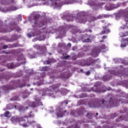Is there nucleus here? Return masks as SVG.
<instances>
[{
    "label": "nucleus",
    "mask_w": 128,
    "mask_h": 128,
    "mask_svg": "<svg viewBox=\"0 0 128 128\" xmlns=\"http://www.w3.org/2000/svg\"><path fill=\"white\" fill-rule=\"evenodd\" d=\"M106 38V36H104L102 37V38H103V40H104V39Z\"/></svg>",
    "instance_id": "obj_51"
},
{
    "label": "nucleus",
    "mask_w": 128,
    "mask_h": 128,
    "mask_svg": "<svg viewBox=\"0 0 128 128\" xmlns=\"http://www.w3.org/2000/svg\"><path fill=\"white\" fill-rule=\"evenodd\" d=\"M29 104L31 108H36V106H37L36 103L34 102H30Z\"/></svg>",
    "instance_id": "obj_19"
},
{
    "label": "nucleus",
    "mask_w": 128,
    "mask_h": 128,
    "mask_svg": "<svg viewBox=\"0 0 128 128\" xmlns=\"http://www.w3.org/2000/svg\"><path fill=\"white\" fill-rule=\"evenodd\" d=\"M74 4L72 1H68V2H66L64 3L65 4Z\"/></svg>",
    "instance_id": "obj_34"
},
{
    "label": "nucleus",
    "mask_w": 128,
    "mask_h": 128,
    "mask_svg": "<svg viewBox=\"0 0 128 128\" xmlns=\"http://www.w3.org/2000/svg\"><path fill=\"white\" fill-rule=\"evenodd\" d=\"M18 20H22V15H18Z\"/></svg>",
    "instance_id": "obj_47"
},
{
    "label": "nucleus",
    "mask_w": 128,
    "mask_h": 128,
    "mask_svg": "<svg viewBox=\"0 0 128 128\" xmlns=\"http://www.w3.org/2000/svg\"><path fill=\"white\" fill-rule=\"evenodd\" d=\"M110 2H111V0H114V1H115V0H109Z\"/></svg>",
    "instance_id": "obj_57"
},
{
    "label": "nucleus",
    "mask_w": 128,
    "mask_h": 128,
    "mask_svg": "<svg viewBox=\"0 0 128 128\" xmlns=\"http://www.w3.org/2000/svg\"><path fill=\"white\" fill-rule=\"evenodd\" d=\"M57 116H58V118H62V116H64V114L60 112H58L57 113Z\"/></svg>",
    "instance_id": "obj_27"
},
{
    "label": "nucleus",
    "mask_w": 128,
    "mask_h": 128,
    "mask_svg": "<svg viewBox=\"0 0 128 128\" xmlns=\"http://www.w3.org/2000/svg\"><path fill=\"white\" fill-rule=\"evenodd\" d=\"M34 100H36V102H38L36 103V106H42V102H40V99L37 98V99H34Z\"/></svg>",
    "instance_id": "obj_18"
},
{
    "label": "nucleus",
    "mask_w": 128,
    "mask_h": 128,
    "mask_svg": "<svg viewBox=\"0 0 128 128\" xmlns=\"http://www.w3.org/2000/svg\"><path fill=\"white\" fill-rule=\"evenodd\" d=\"M120 38H124L128 36V31H124L119 34Z\"/></svg>",
    "instance_id": "obj_14"
},
{
    "label": "nucleus",
    "mask_w": 128,
    "mask_h": 128,
    "mask_svg": "<svg viewBox=\"0 0 128 128\" xmlns=\"http://www.w3.org/2000/svg\"><path fill=\"white\" fill-rule=\"evenodd\" d=\"M91 90L92 92H100V91L98 90V89H96V90H94V88H92Z\"/></svg>",
    "instance_id": "obj_29"
},
{
    "label": "nucleus",
    "mask_w": 128,
    "mask_h": 128,
    "mask_svg": "<svg viewBox=\"0 0 128 128\" xmlns=\"http://www.w3.org/2000/svg\"><path fill=\"white\" fill-rule=\"evenodd\" d=\"M120 28H122V30H128V26L125 25L124 27H121Z\"/></svg>",
    "instance_id": "obj_37"
},
{
    "label": "nucleus",
    "mask_w": 128,
    "mask_h": 128,
    "mask_svg": "<svg viewBox=\"0 0 128 128\" xmlns=\"http://www.w3.org/2000/svg\"><path fill=\"white\" fill-rule=\"evenodd\" d=\"M45 62H46V64H52V63L54 62H56V60H54V59H53V58H50V59H49L48 60H47Z\"/></svg>",
    "instance_id": "obj_17"
},
{
    "label": "nucleus",
    "mask_w": 128,
    "mask_h": 128,
    "mask_svg": "<svg viewBox=\"0 0 128 128\" xmlns=\"http://www.w3.org/2000/svg\"><path fill=\"white\" fill-rule=\"evenodd\" d=\"M108 18V16L104 14V15H100L98 17H92V18L94 19V20H102V18Z\"/></svg>",
    "instance_id": "obj_15"
},
{
    "label": "nucleus",
    "mask_w": 128,
    "mask_h": 128,
    "mask_svg": "<svg viewBox=\"0 0 128 128\" xmlns=\"http://www.w3.org/2000/svg\"><path fill=\"white\" fill-rule=\"evenodd\" d=\"M102 50H106V45L103 44L98 47H95L92 52V56L96 58Z\"/></svg>",
    "instance_id": "obj_4"
},
{
    "label": "nucleus",
    "mask_w": 128,
    "mask_h": 128,
    "mask_svg": "<svg viewBox=\"0 0 128 128\" xmlns=\"http://www.w3.org/2000/svg\"><path fill=\"white\" fill-rule=\"evenodd\" d=\"M12 4H14V0H2L1 2V4L2 6H9Z\"/></svg>",
    "instance_id": "obj_10"
},
{
    "label": "nucleus",
    "mask_w": 128,
    "mask_h": 128,
    "mask_svg": "<svg viewBox=\"0 0 128 128\" xmlns=\"http://www.w3.org/2000/svg\"><path fill=\"white\" fill-rule=\"evenodd\" d=\"M6 54H10V52H6Z\"/></svg>",
    "instance_id": "obj_53"
},
{
    "label": "nucleus",
    "mask_w": 128,
    "mask_h": 128,
    "mask_svg": "<svg viewBox=\"0 0 128 128\" xmlns=\"http://www.w3.org/2000/svg\"><path fill=\"white\" fill-rule=\"evenodd\" d=\"M64 112H66V110H65V111Z\"/></svg>",
    "instance_id": "obj_62"
},
{
    "label": "nucleus",
    "mask_w": 128,
    "mask_h": 128,
    "mask_svg": "<svg viewBox=\"0 0 128 128\" xmlns=\"http://www.w3.org/2000/svg\"><path fill=\"white\" fill-rule=\"evenodd\" d=\"M121 48H126V45L128 44V38H122L121 40Z\"/></svg>",
    "instance_id": "obj_12"
},
{
    "label": "nucleus",
    "mask_w": 128,
    "mask_h": 128,
    "mask_svg": "<svg viewBox=\"0 0 128 128\" xmlns=\"http://www.w3.org/2000/svg\"><path fill=\"white\" fill-rule=\"evenodd\" d=\"M106 26L103 27L104 30L100 32V34H107V32H108V30L106 29Z\"/></svg>",
    "instance_id": "obj_16"
},
{
    "label": "nucleus",
    "mask_w": 128,
    "mask_h": 128,
    "mask_svg": "<svg viewBox=\"0 0 128 128\" xmlns=\"http://www.w3.org/2000/svg\"><path fill=\"white\" fill-rule=\"evenodd\" d=\"M116 114H114V116H115Z\"/></svg>",
    "instance_id": "obj_64"
},
{
    "label": "nucleus",
    "mask_w": 128,
    "mask_h": 128,
    "mask_svg": "<svg viewBox=\"0 0 128 128\" xmlns=\"http://www.w3.org/2000/svg\"><path fill=\"white\" fill-rule=\"evenodd\" d=\"M18 96H14L11 98V100H18Z\"/></svg>",
    "instance_id": "obj_31"
},
{
    "label": "nucleus",
    "mask_w": 128,
    "mask_h": 128,
    "mask_svg": "<svg viewBox=\"0 0 128 128\" xmlns=\"http://www.w3.org/2000/svg\"><path fill=\"white\" fill-rule=\"evenodd\" d=\"M58 92H59L61 94L64 95V92H66V88H61L60 90H58Z\"/></svg>",
    "instance_id": "obj_21"
},
{
    "label": "nucleus",
    "mask_w": 128,
    "mask_h": 128,
    "mask_svg": "<svg viewBox=\"0 0 128 128\" xmlns=\"http://www.w3.org/2000/svg\"><path fill=\"white\" fill-rule=\"evenodd\" d=\"M82 66H84L85 65H81Z\"/></svg>",
    "instance_id": "obj_59"
},
{
    "label": "nucleus",
    "mask_w": 128,
    "mask_h": 128,
    "mask_svg": "<svg viewBox=\"0 0 128 128\" xmlns=\"http://www.w3.org/2000/svg\"><path fill=\"white\" fill-rule=\"evenodd\" d=\"M87 116L88 118H92V114L88 113Z\"/></svg>",
    "instance_id": "obj_28"
},
{
    "label": "nucleus",
    "mask_w": 128,
    "mask_h": 128,
    "mask_svg": "<svg viewBox=\"0 0 128 128\" xmlns=\"http://www.w3.org/2000/svg\"><path fill=\"white\" fill-rule=\"evenodd\" d=\"M15 30L16 32H20L22 30V29H20V28L16 26L14 27V28L10 31H8L6 30V29H4V28H0V32H12V30Z\"/></svg>",
    "instance_id": "obj_6"
},
{
    "label": "nucleus",
    "mask_w": 128,
    "mask_h": 128,
    "mask_svg": "<svg viewBox=\"0 0 128 128\" xmlns=\"http://www.w3.org/2000/svg\"><path fill=\"white\" fill-rule=\"evenodd\" d=\"M65 104V106H66L68 104V100H65L64 101L62 102L61 103V105L63 106V104Z\"/></svg>",
    "instance_id": "obj_30"
},
{
    "label": "nucleus",
    "mask_w": 128,
    "mask_h": 128,
    "mask_svg": "<svg viewBox=\"0 0 128 128\" xmlns=\"http://www.w3.org/2000/svg\"><path fill=\"white\" fill-rule=\"evenodd\" d=\"M79 72H82V74H84V70H82V69H80Z\"/></svg>",
    "instance_id": "obj_44"
},
{
    "label": "nucleus",
    "mask_w": 128,
    "mask_h": 128,
    "mask_svg": "<svg viewBox=\"0 0 128 128\" xmlns=\"http://www.w3.org/2000/svg\"><path fill=\"white\" fill-rule=\"evenodd\" d=\"M4 116L6 118H10L12 115H10V113L8 111H7L4 114Z\"/></svg>",
    "instance_id": "obj_23"
},
{
    "label": "nucleus",
    "mask_w": 128,
    "mask_h": 128,
    "mask_svg": "<svg viewBox=\"0 0 128 128\" xmlns=\"http://www.w3.org/2000/svg\"><path fill=\"white\" fill-rule=\"evenodd\" d=\"M121 64H126V61L123 60L122 62H121Z\"/></svg>",
    "instance_id": "obj_49"
},
{
    "label": "nucleus",
    "mask_w": 128,
    "mask_h": 128,
    "mask_svg": "<svg viewBox=\"0 0 128 128\" xmlns=\"http://www.w3.org/2000/svg\"><path fill=\"white\" fill-rule=\"evenodd\" d=\"M96 116H98V113H96Z\"/></svg>",
    "instance_id": "obj_54"
},
{
    "label": "nucleus",
    "mask_w": 128,
    "mask_h": 128,
    "mask_svg": "<svg viewBox=\"0 0 128 128\" xmlns=\"http://www.w3.org/2000/svg\"><path fill=\"white\" fill-rule=\"evenodd\" d=\"M8 68H14V65L10 64V65H6Z\"/></svg>",
    "instance_id": "obj_36"
},
{
    "label": "nucleus",
    "mask_w": 128,
    "mask_h": 128,
    "mask_svg": "<svg viewBox=\"0 0 128 128\" xmlns=\"http://www.w3.org/2000/svg\"><path fill=\"white\" fill-rule=\"evenodd\" d=\"M71 114L72 116H78V112H76V111H72L71 112Z\"/></svg>",
    "instance_id": "obj_24"
},
{
    "label": "nucleus",
    "mask_w": 128,
    "mask_h": 128,
    "mask_svg": "<svg viewBox=\"0 0 128 128\" xmlns=\"http://www.w3.org/2000/svg\"><path fill=\"white\" fill-rule=\"evenodd\" d=\"M62 66H66V65H63Z\"/></svg>",
    "instance_id": "obj_61"
},
{
    "label": "nucleus",
    "mask_w": 128,
    "mask_h": 128,
    "mask_svg": "<svg viewBox=\"0 0 128 128\" xmlns=\"http://www.w3.org/2000/svg\"><path fill=\"white\" fill-rule=\"evenodd\" d=\"M76 58H78V56L74 55L72 56V60H76Z\"/></svg>",
    "instance_id": "obj_33"
},
{
    "label": "nucleus",
    "mask_w": 128,
    "mask_h": 128,
    "mask_svg": "<svg viewBox=\"0 0 128 128\" xmlns=\"http://www.w3.org/2000/svg\"><path fill=\"white\" fill-rule=\"evenodd\" d=\"M69 58H70V55H68L66 56H65L63 58L64 60H68Z\"/></svg>",
    "instance_id": "obj_38"
},
{
    "label": "nucleus",
    "mask_w": 128,
    "mask_h": 128,
    "mask_svg": "<svg viewBox=\"0 0 128 128\" xmlns=\"http://www.w3.org/2000/svg\"><path fill=\"white\" fill-rule=\"evenodd\" d=\"M42 78H44V76H46V72H42L40 74Z\"/></svg>",
    "instance_id": "obj_39"
},
{
    "label": "nucleus",
    "mask_w": 128,
    "mask_h": 128,
    "mask_svg": "<svg viewBox=\"0 0 128 128\" xmlns=\"http://www.w3.org/2000/svg\"><path fill=\"white\" fill-rule=\"evenodd\" d=\"M40 16L37 14L34 16V28H36L34 30V32H33V36H38L42 34V31H40V28H42L44 26V24L43 22H38V20H40Z\"/></svg>",
    "instance_id": "obj_3"
},
{
    "label": "nucleus",
    "mask_w": 128,
    "mask_h": 128,
    "mask_svg": "<svg viewBox=\"0 0 128 128\" xmlns=\"http://www.w3.org/2000/svg\"><path fill=\"white\" fill-rule=\"evenodd\" d=\"M50 78H54V76H50Z\"/></svg>",
    "instance_id": "obj_52"
},
{
    "label": "nucleus",
    "mask_w": 128,
    "mask_h": 128,
    "mask_svg": "<svg viewBox=\"0 0 128 128\" xmlns=\"http://www.w3.org/2000/svg\"><path fill=\"white\" fill-rule=\"evenodd\" d=\"M36 128H42L41 127L40 125H38V126H36Z\"/></svg>",
    "instance_id": "obj_50"
},
{
    "label": "nucleus",
    "mask_w": 128,
    "mask_h": 128,
    "mask_svg": "<svg viewBox=\"0 0 128 128\" xmlns=\"http://www.w3.org/2000/svg\"><path fill=\"white\" fill-rule=\"evenodd\" d=\"M28 96V93L26 94V96H23V98H26Z\"/></svg>",
    "instance_id": "obj_46"
},
{
    "label": "nucleus",
    "mask_w": 128,
    "mask_h": 128,
    "mask_svg": "<svg viewBox=\"0 0 128 128\" xmlns=\"http://www.w3.org/2000/svg\"><path fill=\"white\" fill-rule=\"evenodd\" d=\"M102 22H104V20H102Z\"/></svg>",
    "instance_id": "obj_60"
},
{
    "label": "nucleus",
    "mask_w": 128,
    "mask_h": 128,
    "mask_svg": "<svg viewBox=\"0 0 128 128\" xmlns=\"http://www.w3.org/2000/svg\"><path fill=\"white\" fill-rule=\"evenodd\" d=\"M60 78H62V76H60Z\"/></svg>",
    "instance_id": "obj_63"
},
{
    "label": "nucleus",
    "mask_w": 128,
    "mask_h": 128,
    "mask_svg": "<svg viewBox=\"0 0 128 128\" xmlns=\"http://www.w3.org/2000/svg\"><path fill=\"white\" fill-rule=\"evenodd\" d=\"M120 6V4H114L109 2L105 6V10H114V8H118Z\"/></svg>",
    "instance_id": "obj_5"
},
{
    "label": "nucleus",
    "mask_w": 128,
    "mask_h": 128,
    "mask_svg": "<svg viewBox=\"0 0 128 128\" xmlns=\"http://www.w3.org/2000/svg\"><path fill=\"white\" fill-rule=\"evenodd\" d=\"M42 70L44 72H48V70H50V68L48 66H44L42 68Z\"/></svg>",
    "instance_id": "obj_26"
},
{
    "label": "nucleus",
    "mask_w": 128,
    "mask_h": 128,
    "mask_svg": "<svg viewBox=\"0 0 128 128\" xmlns=\"http://www.w3.org/2000/svg\"><path fill=\"white\" fill-rule=\"evenodd\" d=\"M108 128H112V126H111V127H108Z\"/></svg>",
    "instance_id": "obj_56"
},
{
    "label": "nucleus",
    "mask_w": 128,
    "mask_h": 128,
    "mask_svg": "<svg viewBox=\"0 0 128 128\" xmlns=\"http://www.w3.org/2000/svg\"><path fill=\"white\" fill-rule=\"evenodd\" d=\"M18 8L16 6H12V7H11L10 10H16Z\"/></svg>",
    "instance_id": "obj_32"
},
{
    "label": "nucleus",
    "mask_w": 128,
    "mask_h": 128,
    "mask_svg": "<svg viewBox=\"0 0 128 128\" xmlns=\"http://www.w3.org/2000/svg\"><path fill=\"white\" fill-rule=\"evenodd\" d=\"M104 3H100V4H98V6H104Z\"/></svg>",
    "instance_id": "obj_48"
},
{
    "label": "nucleus",
    "mask_w": 128,
    "mask_h": 128,
    "mask_svg": "<svg viewBox=\"0 0 128 128\" xmlns=\"http://www.w3.org/2000/svg\"><path fill=\"white\" fill-rule=\"evenodd\" d=\"M2 78H4V80H10V77L8 76H2L0 75V80H2Z\"/></svg>",
    "instance_id": "obj_22"
},
{
    "label": "nucleus",
    "mask_w": 128,
    "mask_h": 128,
    "mask_svg": "<svg viewBox=\"0 0 128 128\" xmlns=\"http://www.w3.org/2000/svg\"><path fill=\"white\" fill-rule=\"evenodd\" d=\"M28 57L30 58H36V54L34 53L32 54H30Z\"/></svg>",
    "instance_id": "obj_25"
},
{
    "label": "nucleus",
    "mask_w": 128,
    "mask_h": 128,
    "mask_svg": "<svg viewBox=\"0 0 128 128\" xmlns=\"http://www.w3.org/2000/svg\"><path fill=\"white\" fill-rule=\"evenodd\" d=\"M49 54L50 56L52 55V53H49Z\"/></svg>",
    "instance_id": "obj_58"
},
{
    "label": "nucleus",
    "mask_w": 128,
    "mask_h": 128,
    "mask_svg": "<svg viewBox=\"0 0 128 128\" xmlns=\"http://www.w3.org/2000/svg\"><path fill=\"white\" fill-rule=\"evenodd\" d=\"M104 42V40H101L100 42Z\"/></svg>",
    "instance_id": "obj_55"
},
{
    "label": "nucleus",
    "mask_w": 128,
    "mask_h": 128,
    "mask_svg": "<svg viewBox=\"0 0 128 128\" xmlns=\"http://www.w3.org/2000/svg\"><path fill=\"white\" fill-rule=\"evenodd\" d=\"M85 74H86V76H90V71L85 72Z\"/></svg>",
    "instance_id": "obj_40"
},
{
    "label": "nucleus",
    "mask_w": 128,
    "mask_h": 128,
    "mask_svg": "<svg viewBox=\"0 0 128 128\" xmlns=\"http://www.w3.org/2000/svg\"><path fill=\"white\" fill-rule=\"evenodd\" d=\"M14 85L12 86H10V85H6L3 86L0 90H4L6 92V90H14L16 88L14 87Z\"/></svg>",
    "instance_id": "obj_11"
},
{
    "label": "nucleus",
    "mask_w": 128,
    "mask_h": 128,
    "mask_svg": "<svg viewBox=\"0 0 128 128\" xmlns=\"http://www.w3.org/2000/svg\"><path fill=\"white\" fill-rule=\"evenodd\" d=\"M118 102H122V100H118L114 97L110 98L108 102H106L104 99L100 102L96 100L94 102H90L88 106L90 108H104L106 106H110V108H113L114 106H118L117 104Z\"/></svg>",
    "instance_id": "obj_1"
},
{
    "label": "nucleus",
    "mask_w": 128,
    "mask_h": 128,
    "mask_svg": "<svg viewBox=\"0 0 128 128\" xmlns=\"http://www.w3.org/2000/svg\"><path fill=\"white\" fill-rule=\"evenodd\" d=\"M62 84H60V83L53 84L50 87V91L52 92H56V90H58V88H60Z\"/></svg>",
    "instance_id": "obj_8"
},
{
    "label": "nucleus",
    "mask_w": 128,
    "mask_h": 128,
    "mask_svg": "<svg viewBox=\"0 0 128 128\" xmlns=\"http://www.w3.org/2000/svg\"><path fill=\"white\" fill-rule=\"evenodd\" d=\"M2 48L3 50H6V48H8V46L6 45L2 47Z\"/></svg>",
    "instance_id": "obj_43"
},
{
    "label": "nucleus",
    "mask_w": 128,
    "mask_h": 128,
    "mask_svg": "<svg viewBox=\"0 0 128 128\" xmlns=\"http://www.w3.org/2000/svg\"><path fill=\"white\" fill-rule=\"evenodd\" d=\"M110 72L112 74L120 76V78H122V76H124V78L126 76V75H124V74L122 72V71H118L116 72V70H111Z\"/></svg>",
    "instance_id": "obj_7"
},
{
    "label": "nucleus",
    "mask_w": 128,
    "mask_h": 128,
    "mask_svg": "<svg viewBox=\"0 0 128 128\" xmlns=\"http://www.w3.org/2000/svg\"><path fill=\"white\" fill-rule=\"evenodd\" d=\"M68 48H72V44L70 43H68L67 45Z\"/></svg>",
    "instance_id": "obj_45"
},
{
    "label": "nucleus",
    "mask_w": 128,
    "mask_h": 128,
    "mask_svg": "<svg viewBox=\"0 0 128 128\" xmlns=\"http://www.w3.org/2000/svg\"><path fill=\"white\" fill-rule=\"evenodd\" d=\"M73 18V16H70L69 19H67V22H72L74 20Z\"/></svg>",
    "instance_id": "obj_35"
},
{
    "label": "nucleus",
    "mask_w": 128,
    "mask_h": 128,
    "mask_svg": "<svg viewBox=\"0 0 128 128\" xmlns=\"http://www.w3.org/2000/svg\"><path fill=\"white\" fill-rule=\"evenodd\" d=\"M122 14L125 18V20L126 22H128V8L122 11Z\"/></svg>",
    "instance_id": "obj_13"
},
{
    "label": "nucleus",
    "mask_w": 128,
    "mask_h": 128,
    "mask_svg": "<svg viewBox=\"0 0 128 128\" xmlns=\"http://www.w3.org/2000/svg\"><path fill=\"white\" fill-rule=\"evenodd\" d=\"M34 117V114L32 112L29 113L28 116H24L22 118H14L12 117V122H20L19 124L22 126L23 128H28L34 124H36V121L34 120H31L32 118Z\"/></svg>",
    "instance_id": "obj_2"
},
{
    "label": "nucleus",
    "mask_w": 128,
    "mask_h": 128,
    "mask_svg": "<svg viewBox=\"0 0 128 128\" xmlns=\"http://www.w3.org/2000/svg\"><path fill=\"white\" fill-rule=\"evenodd\" d=\"M28 38H32V34H30V33L28 34Z\"/></svg>",
    "instance_id": "obj_42"
},
{
    "label": "nucleus",
    "mask_w": 128,
    "mask_h": 128,
    "mask_svg": "<svg viewBox=\"0 0 128 128\" xmlns=\"http://www.w3.org/2000/svg\"><path fill=\"white\" fill-rule=\"evenodd\" d=\"M28 107L26 106V108H24V107H22V110H28Z\"/></svg>",
    "instance_id": "obj_41"
},
{
    "label": "nucleus",
    "mask_w": 128,
    "mask_h": 128,
    "mask_svg": "<svg viewBox=\"0 0 128 128\" xmlns=\"http://www.w3.org/2000/svg\"><path fill=\"white\" fill-rule=\"evenodd\" d=\"M81 40L83 42H90V36L87 34L82 35L81 37Z\"/></svg>",
    "instance_id": "obj_9"
},
{
    "label": "nucleus",
    "mask_w": 128,
    "mask_h": 128,
    "mask_svg": "<svg viewBox=\"0 0 128 128\" xmlns=\"http://www.w3.org/2000/svg\"><path fill=\"white\" fill-rule=\"evenodd\" d=\"M86 22V18H82L81 19H79L78 22L80 24H84V22Z\"/></svg>",
    "instance_id": "obj_20"
}]
</instances>
